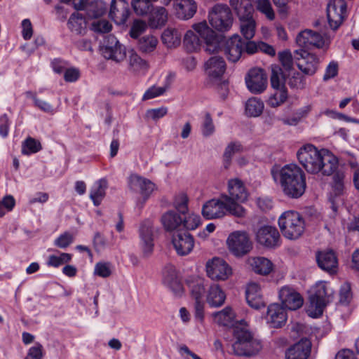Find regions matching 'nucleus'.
Listing matches in <instances>:
<instances>
[{
  "mask_svg": "<svg viewBox=\"0 0 359 359\" xmlns=\"http://www.w3.org/2000/svg\"><path fill=\"white\" fill-rule=\"evenodd\" d=\"M299 163L311 174L321 172L323 175H331L338 167V160L327 149H318L314 145L307 144L297 151Z\"/></svg>",
  "mask_w": 359,
  "mask_h": 359,
  "instance_id": "nucleus-1",
  "label": "nucleus"
},
{
  "mask_svg": "<svg viewBox=\"0 0 359 359\" xmlns=\"http://www.w3.org/2000/svg\"><path fill=\"white\" fill-rule=\"evenodd\" d=\"M272 175L287 197L299 198L304 194L306 188V175L298 165H285L279 170H272Z\"/></svg>",
  "mask_w": 359,
  "mask_h": 359,
  "instance_id": "nucleus-2",
  "label": "nucleus"
},
{
  "mask_svg": "<svg viewBox=\"0 0 359 359\" xmlns=\"http://www.w3.org/2000/svg\"><path fill=\"white\" fill-rule=\"evenodd\" d=\"M227 212L242 217L245 216V210L238 203H232L226 194H222L219 198H212L206 201L201 210V214L206 219H221Z\"/></svg>",
  "mask_w": 359,
  "mask_h": 359,
  "instance_id": "nucleus-3",
  "label": "nucleus"
},
{
  "mask_svg": "<svg viewBox=\"0 0 359 359\" xmlns=\"http://www.w3.org/2000/svg\"><path fill=\"white\" fill-rule=\"evenodd\" d=\"M232 332L235 339L232 348L236 355L251 356L257 354L262 349L260 341L255 339L247 330L234 327Z\"/></svg>",
  "mask_w": 359,
  "mask_h": 359,
  "instance_id": "nucleus-4",
  "label": "nucleus"
},
{
  "mask_svg": "<svg viewBox=\"0 0 359 359\" xmlns=\"http://www.w3.org/2000/svg\"><path fill=\"white\" fill-rule=\"evenodd\" d=\"M333 290L325 281H319L311 289L309 297L310 304L307 309L309 316L318 318L320 316L327 305Z\"/></svg>",
  "mask_w": 359,
  "mask_h": 359,
  "instance_id": "nucleus-5",
  "label": "nucleus"
},
{
  "mask_svg": "<svg viewBox=\"0 0 359 359\" xmlns=\"http://www.w3.org/2000/svg\"><path fill=\"white\" fill-rule=\"evenodd\" d=\"M283 235L290 240L298 238L304 232L305 224L302 216L295 211H286L278 219Z\"/></svg>",
  "mask_w": 359,
  "mask_h": 359,
  "instance_id": "nucleus-6",
  "label": "nucleus"
},
{
  "mask_svg": "<svg viewBox=\"0 0 359 359\" xmlns=\"http://www.w3.org/2000/svg\"><path fill=\"white\" fill-rule=\"evenodd\" d=\"M226 245L229 251L236 257H243L252 249V243L245 231L231 233L226 239Z\"/></svg>",
  "mask_w": 359,
  "mask_h": 359,
  "instance_id": "nucleus-7",
  "label": "nucleus"
},
{
  "mask_svg": "<svg viewBox=\"0 0 359 359\" xmlns=\"http://www.w3.org/2000/svg\"><path fill=\"white\" fill-rule=\"evenodd\" d=\"M208 19L213 28L219 32L228 31L233 22L230 8L224 4H217L209 12Z\"/></svg>",
  "mask_w": 359,
  "mask_h": 359,
  "instance_id": "nucleus-8",
  "label": "nucleus"
},
{
  "mask_svg": "<svg viewBox=\"0 0 359 359\" xmlns=\"http://www.w3.org/2000/svg\"><path fill=\"white\" fill-rule=\"evenodd\" d=\"M296 42L300 47L308 49H327L330 43L329 39H325L320 34L311 29L301 32L297 36Z\"/></svg>",
  "mask_w": 359,
  "mask_h": 359,
  "instance_id": "nucleus-9",
  "label": "nucleus"
},
{
  "mask_svg": "<svg viewBox=\"0 0 359 359\" xmlns=\"http://www.w3.org/2000/svg\"><path fill=\"white\" fill-rule=\"evenodd\" d=\"M294 57L297 67L304 74L311 76L316 72L320 60L316 55L300 49L294 52Z\"/></svg>",
  "mask_w": 359,
  "mask_h": 359,
  "instance_id": "nucleus-10",
  "label": "nucleus"
},
{
  "mask_svg": "<svg viewBox=\"0 0 359 359\" xmlns=\"http://www.w3.org/2000/svg\"><path fill=\"white\" fill-rule=\"evenodd\" d=\"M344 0H330L327 6V16L332 29L336 30L342 23L346 14Z\"/></svg>",
  "mask_w": 359,
  "mask_h": 359,
  "instance_id": "nucleus-11",
  "label": "nucleus"
},
{
  "mask_svg": "<svg viewBox=\"0 0 359 359\" xmlns=\"http://www.w3.org/2000/svg\"><path fill=\"white\" fill-rule=\"evenodd\" d=\"M208 276L214 280H225L231 274V269L222 259L214 257L206 263Z\"/></svg>",
  "mask_w": 359,
  "mask_h": 359,
  "instance_id": "nucleus-12",
  "label": "nucleus"
},
{
  "mask_svg": "<svg viewBox=\"0 0 359 359\" xmlns=\"http://www.w3.org/2000/svg\"><path fill=\"white\" fill-rule=\"evenodd\" d=\"M101 51L106 59L118 62L123 60L126 57L125 48L113 35H109L106 37Z\"/></svg>",
  "mask_w": 359,
  "mask_h": 359,
  "instance_id": "nucleus-13",
  "label": "nucleus"
},
{
  "mask_svg": "<svg viewBox=\"0 0 359 359\" xmlns=\"http://www.w3.org/2000/svg\"><path fill=\"white\" fill-rule=\"evenodd\" d=\"M200 36L203 39L205 44V50L209 53H213L219 49V43L215 32L211 29L205 21L194 24L192 26Z\"/></svg>",
  "mask_w": 359,
  "mask_h": 359,
  "instance_id": "nucleus-14",
  "label": "nucleus"
},
{
  "mask_svg": "<svg viewBox=\"0 0 359 359\" xmlns=\"http://www.w3.org/2000/svg\"><path fill=\"white\" fill-rule=\"evenodd\" d=\"M140 247L144 257H149L154 252V223L145 220L140 229Z\"/></svg>",
  "mask_w": 359,
  "mask_h": 359,
  "instance_id": "nucleus-15",
  "label": "nucleus"
},
{
  "mask_svg": "<svg viewBox=\"0 0 359 359\" xmlns=\"http://www.w3.org/2000/svg\"><path fill=\"white\" fill-rule=\"evenodd\" d=\"M157 0H132L131 4L135 13L138 15H149V26L151 28H157L156 20V11L154 6Z\"/></svg>",
  "mask_w": 359,
  "mask_h": 359,
  "instance_id": "nucleus-16",
  "label": "nucleus"
},
{
  "mask_svg": "<svg viewBox=\"0 0 359 359\" xmlns=\"http://www.w3.org/2000/svg\"><path fill=\"white\" fill-rule=\"evenodd\" d=\"M279 299L285 308L290 310H296L303 305V298L296 290L291 286L282 287L278 292Z\"/></svg>",
  "mask_w": 359,
  "mask_h": 359,
  "instance_id": "nucleus-17",
  "label": "nucleus"
},
{
  "mask_svg": "<svg viewBox=\"0 0 359 359\" xmlns=\"http://www.w3.org/2000/svg\"><path fill=\"white\" fill-rule=\"evenodd\" d=\"M130 190L140 194L144 199L147 198L154 188V184L149 180L137 174H131L128 178Z\"/></svg>",
  "mask_w": 359,
  "mask_h": 359,
  "instance_id": "nucleus-18",
  "label": "nucleus"
},
{
  "mask_svg": "<svg viewBox=\"0 0 359 359\" xmlns=\"http://www.w3.org/2000/svg\"><path fill=\"white\" fill-rule=\"evenodd\" d=\"M245 82L249 90L255 94L262 93L267 86V76L261 69L254 68L250 70Z\"/></svg>",
  "mask_w": 359,
  "mask_h": 359,
  "instance_id": "nucleus-19",
  "label": "nucleus"
},
{
  "mask_svg": "<svg viewBox=\"0 0 359 359\" xmlns=\"http://www.w3.org/2000/svg\"><path fill=\"white\" fill-rule=\"evenodd\" d=\"M257 242L267 248H276L280 245V234L276 228L271 226L260 227L256 234Z\"/></svg>",
  "mask_w": 359,
  "mask_h": 359,
  "instance_id": "nucleus-20",
  "label": "nucleus"
},
{
  "mask_svg": "<svg viewBox=\"0 0 359 359\" xmlns=\"http://www.w3.org/2000/svg\"><path fill=\"white\" fill-rule=\"evenodd\" d=\"M285 307L278 303L268 306L266 320L267 323L274 328L281 327L287 321V315Z\"/></svg>",
  "mask_w": 359,
  "mask_h": 359,
  "instance_id": "nucleus-21",
  "label": "nucleus"
},
{
  "mask_svg": "<svg viewBox=\"0 0 359 359\" xmlns=\"http://www.w3.org/2000/svg\"><path fill=\"white\" fill-rule=\"evenodd\" d=\"M162 283L171 290L177 296H181L184 292L182 284L179 280L175 269L172 265H168L163 269Z\"/></svg>",
  "mask_w": 359,
  "mask_h": 359,
  "instance_id": "nucleus-22",
  "label": "nucleus"
},
{
  "mask_svg": "<svg viewBox=\"0 0 359 359\" xmlns=\"http://www.w3.org/2000/svg\"><path fill=\"white\" fill-rule=\"evenodd\" d=\"M172 243L177 255L184 256L192 251L194 247V238L189 233L178 232L172 236Z\"/></svg>",
  "mask_w": 359,
  "mask_h": 359,
  "instance_id": "nucleus-23",
  "label": "nucleus"
},
{
  "mask_svg": "<svg viewBox=\"0 0 359 359\" xmlns=\"http://www.w3.org/2000/svg\"><path fill=\"white\" fill-rule=\"evenodd\" d=\"M311 342L302 338L285 351V359H308L311 351Z\"/></svg>",
  "mask_w": 359,
  "mask_h": 359,
  "instance_id": "nucleus-24",
  "label": "nucleus"
},
{
  "mask_svg": "<svg viewBox=\"0 0 359 359\" xmlns=\"http://www.w3.org/2000/svg\"><path fill=\"white\" fill-rule=\"evenodd\" d=\"M244 41L238 35H234L226 41L224 48V53L231 62H237L244 52Z\"/></svg>",
  "mask_w": 359,
  "mask_h": 359,
  "instance_id": "nucleus-25",
  "label": "nucleus"
},
{
  "mask_svg": "<svg viewBox=\"0 0 359 359\" xmlns=\"http://www.w3.org/2000/svg\"><path fill=\"white\" fill-rule=\"evenodd\" d=\"M109 17L117 25H123L128 20L130 11L124 0H111Z\"/></svg>",
  "mask_w": 359,
  "mask_h": 359,
  "instance_id": "nucleus-26",
  "label": "nucleus"
},
{
  "mask_svg": "<svg viewBox=\"0 0 359 359\" xmlns=\"http://www.w3.org/2000/svg\"><path fill=\"white\" fill-rule=\"evenodd\" d=\"M245 297L248 305L253 309H259L265 306L261 286L256 282H250L248 284Z\"/></svg>",
  "mask_w": 359,
  "mask_h": 359,
  "instance_id": "nucleus-27",
  "label": "nucleus"
},
{
  "mask_svg": "<svg viewBox=\"0 0 359 359\" xmlns=\"http://www.w3.org/2000/svg\"><path fill=\"white\" fill-rule=\"evenodd\" d=\"M228 198L232 203L244 202L248 198V192L243 182L238 179H231L228 182Z\"/></svg>",
  "mask_w": 359,
  "mask_h": 359,
  "instance_id": "nucleus-28",
  "label": "nucleus"
},
{
  "mask_svg": "<svg viewBox=\"0 0 359 359\" xmlns=\"http://www.w3.org/2000/svg\"><path fill=\"white\" fill-rule=\"evenodd\" d=\"M318 266L323 271L330 273H334L337 268V258L333 250L320 251L316 254Z\"/></svg>",
  "mask_w": 359,
  "mask_h": 359,
  "instance_id": "nucleus-29",
  "label": "nucleus"
},
{
  "mask_svg": "<svg viewBox=\"0 0 359 359\" xmlns=\"http://www.w3.org/2000/svg\"><path fill=\"white\" fill-rule=\"evenodd\" d=\"M182 215L173 210L166 211L161 217L162 226L168 233L177 231L182 226Z\"/></svg>",
  "mask_w": 359,
  "mask_h": 359,
  "instance_id": "nucleus-30",
  "label": "nucleus"
},
{
  "mask_svg": "<svg viewBox=\"0 0 359 359\" xmlns=\"http://www.w3.org/2000/svg\"><path fill=\"white\" fill-rule=\"evenodd\" d=\"M205 70L208 75L212 79L220 78L226 70V63L222 57L212 56L205 63Z\"/></svg>",
  "mask_w": 359,
  "mask_h": 359,
  "instance_id": "nucleus-31",
  "label": "nucleus"
},
{
  "mask_svg": "<svg viewBox=\"0 0 359 359\" xmlns=\"http://www.w3.org/2000/svg\"><path fill=\"white\" fill-rule=\"evenodd\" d=\"M175 8L178 18L189 20L196 13L197 5L194 0H180L176 3Z\"/></svg>",
  "mask_w": 359,
  "mask_h": 359,
  "instance_id": "nucleus-32",
  "label": "nucleus"
},
{
  "mask_svg": "<svg viewBox=\"0 0 359 359\" xmlns=\"http://www.w3.org/2000/svg\"><path fill=\"white\" fill-rule=\"evenodd\" d=\"M229 2L236 11L240 20L253 19L254 8L251 0H230Z\"/></svg>",
  "mask_w": 359,
  "mask_h": 359,
  "instance_id": "nucleus-33",
  "label": "nucleus"
},
{
  "mask_svg": "<svg viewBox=\"0 0 359 359\" xmlns=\"http://www.w3.org/2000/svg\"><path fill=\"white\" fill-rule=\"evenodd\" d=\"M162 43L168 48H175L181 43V34L175 27H168L161 35Z\"/></svg>",
  "mask_w": 359,
  "mask_h": 359,
  "instance_id": "nucleus-34",
  "label": "nucleus"
},
{
  "mask_svg": "<svg viewBox=\"0 0 359 359\" xmlns=\"http://www.w3.org/2000/svg\"><path fill=\"white\" fill-rule=\"evenodd\" d=\"M107 185V181L105 179H100L92 186L90 191V198L93 201L94 205L98 206L101 204L105 196Z\"/></svg>",
  "mask_w": 359,
  "mask_h": 359,
  "instance_id": "nucleus-35",
  "label": "nucleus"
},
{
  "mask_svg": "<svg viewBox=\"0 0 359 359\" xmlns=\"http://www.w3.org/2000/svg\"><path fill=\"white\" fill-rule=\"evenodd\" d=\"M248 262L252 270L261 275H268L273 270L272 262L265 257H252Z\"/></svg>",
  "mask_w": 359,
  "mask_h": 359,
  "instance_id": "nucleus-36",
  "label": "nucleus"
},
{
  "mask_svg": "<svg viewBox=\"0 0 359 359\" xmlns=\"http://www.w3.org/2000/svg\"><path fill=\"white\" fill-rule=\"evenodd\" d=\"M183 42L185 49L192 53L201 48L203 40L196 31L188 30L184 35Z\"/></svg>",
  "mask_w": 359,
  "mask_h": 359,
  "instance_id": "nucleus-37",
  "label": "nucleus"
},
{
  "mask_svg": "<svg viewBox=\"0 0 359 359\" xmlns=\"http://www.w3.org/2000/svg\"><path fill=\"white\" fill-rule=\"evenodd\" d=\"M225 299L224 292L217 284L210 286L207 296V302L211 307L221 306L224 303Z\"/></svg>",
  "mask_w": 359,
  "mask_h": 359,
  "instance_id": "nucleus-38",
  "label": "nucleus"
},
{
  "mask_svg": "<svg viewBox=\"0 0 359 359\" xmlns=\"http://www.w3.org/2000/svg\"><path fill=\"white\" fill-rule=\"evenodd\" d=\"M67 25L69 29L76 34H84L86 32V20L79 13H74L69 18Z\"/></svg>",
  "mask_w": 359,
  "mask_h": 359,
  "instance_id": "nucleus-39",
  "label": "nucleus"
},
{
  "mask_svg": "<svg viewBox=\"0 0 359 359\" xmlns=\"http://www.w3.org/2000/svg\"><path fill=\"white\" fill-rule=\"evenodd\" d=\"M215 321L222 326L232 327L234 325L235 313L232 309L226 306L220 311L213 313Z\"/></svg>",
  "mask_w": 359,
  "mask_h": 359,
  "instance_id": "nucleus-40",
  "label": "nucleus"
},
{
  "mask_svg": "<svg viewBox=\"0 0 359 359\" xmlns=\"http://www.w3.org/2000/svg\"><path fill=\"white\" fill-rule=\"evenodd\" d=\"M273 88L274 92L269 97L267 104L271 107H277L283 104L287 100L288 93L285 86Z\"/></svg>",
  "mask_w": 359,
  "mask_h": 359,
  "instance_id": "nucleus-41",
  "label": "nucleus"
},
{
  "mask_svg": "<svg viewBox=\"0 0 359 359\" xmlns=\"http://www.w3.org/2000/svg\"><path fill=\"white\" fill-rule=\"evenodd\" d=\"M264 109L263 102L256 97L250 98L245 103V113L248 116L257 117Z\"/></svg>",
  "mask_w": 359,
  "mask_h": 359,
  "instance_id": "nucleus-42",
  "label": "nucleus"
},
{
  "mask_svg": "<svg viewBox=\"0 0 359 359\" xmlns=\"http://www.w3.org/2000/svg\"><path fill=\"white\" fill-rule=\"evenodd\" d=\"M271 85L272 88L285 86V75L278 65L271 66Z\"/></svg>",
  "mask_w": 359,
  "mask_h": 359,
  "instance_id": "nucleus-43",
  "label": "nucleus"
},
{
  "mask_svg": "<svg viewBox=\"0 0 359 359\" xmlns=\"http://www.w3.org/2000/svg\"><path fill=\"white\" fill-rule=\"evenodd\" d=\"M204 283V280L199 278L188 280L191 296L195 300L201 299L205 292Z\"/></svg>",
  "mask_w": 359,
  "mask_h": 359,
  "instance_id": "nucleus-44",
  "label": "nucleus"
},
{
  "mask_svg": "<svg viewBox=\"0 0 359 359\" xmlns=\"http://www.w3.org/2000/svg\"><path fill=\"white\" fill-rule=\"evenodd\" d=\"M72 259V255L66 252H60L58 255H51L48 257L46 264L48 266L57 268L69 263Z\"/></svg>",
  "mask_w": 359,
  "mask_h": 359,
  "instance_id": "nucleus-45",
  "label": "nucleus"
},
{
  "mask_svg": "<svg viewBox=\"0 0 359 359\" xmlns=\"http://www.w3.org/2000/svg\"><path fill=\"white\" fill-rule=\"evenodd\" d=\"M42 149L40 142L32 137H27L22 143V153L30 155L39 151Z\"/></svg>",
  "mask_w": 359,
  "mask_h": 359,
  "instance_id": "nucleus-46",
  "label": "nucleus"
},
{
  "mask_svg": "<svg viewBox=\"0 0 359 359\" xmlns=\"http://www.w3.org/2000/svg\"><path fill=\"white\" fill-rule=\"evenodd\" d=\"M243 149L242 144L238 142H231L228 144L224 154V167L226 168L229 166L232 156L236 153L242 151Z\"/></svg>",
  "mask_w": 359,
  "mask_h": 359,
  "instance_id": "nucleus-47",
  "label": "nucleus"
},
{
  "mask_svg": "<svg viewBox=\"0 0 359 359\" xmlns=\"http://www.w3.org/2000/svg\"><path fill=\"white\" fill-rule=\"evenodd\" d=\"M182 226L188 231L195 230L201 224V217L194 213L182 215Z\"/></svg>",
  "mask_w": 359,
  "mask_h": 359,
  "instance_id": "nucleus-48",
  "label": "nucleus"
},
{
  "mask_svg": "<svg viewBox=\"0 0 359 359\" xmlns=\"http://www.w3.org/2000/svg\"><path fill=\"white\" fill-rule=\"evenodd\" d=\"M173 205L176 212L182 215H187L188 212V197L187 194L181 193L175 197Z\"/></svg>",
  "mask_w": 359,
  "mask_h": 359,
  "instance_id": "nucleus-49",
  "label": "nucleus"
},
{
  "mask_svg": "<svg viewBox=\"0 0 359 359\" xmlns=\"http://www.w3.org/2000/svg\"><path fill=\"white\" fill-rule=\"evenodd\" d=\"M241 32L245 39L250 40L255 33V22L253 19L241 20Z\"/></svg>",
  "mask_w": 359,
  "mask_h": 359,
  "instance_id": "nucleus-50",
  "label": "nucleus"
},
{
  "mask_svg": "<svg viewBox=\"0 0 359 359\" xmlns=\"http://www.w3.org/2000/svg\"><path fill=\"white\" fill-rule=\"evenodd\" d=\"M106 11V4L102 0H98L91 3L88 8L89 16L95 18L102 15L104 13H105Z\"/></svg>",
  "mask_w": 359,
  "mask_h": 359,
  "instance_id": "nucleus-51",
  "label": "nucleus"
},
{
  "mask_svg": "<svg viewBox=\"0 0 359 359\" xmlns=\"http://www.w3.org/2000/svg\"><path fill=\"white\" fill-rule=\"evenodd\" d=\"M139 48L144 53H150L156 47L157 39L154 36H145L139 41Z\"/></svg>",
  "mask_w": 359,
  "mask_h": 359,
  "instance_id": "nucleus-52",
  "label": "nucleus"
},
{
  "mask_svg": "<svg viewBox=\"0 0 359 359\" xmlns=\"http://www.w3.org/2000/svg\"><path fill=\"white\" fill-rule=\"evenodd\" d=\"M352 299V293L350 284L344 283L339 290V304L348 306Z\"/></svg>",
  "mask_w": 359,
  "mask_h": 359,
  "instance_id": "nucleus-53",
  "label": "nucleus"
},
{
  "mask_svg": "<svg viewBox=\"0 0 359 359\" xmlns=\"http://www.w3.org/2000/svg\"><path fill=\"white\" fill-rule=\"evenodd\" d=\"M257 8L264 13L269 20H272L274 19V12L269 0H257Z\"/></svg>",
  "mask_w": 359,
  "mask_h": 359,
  "instance_id": "nucleus-54",
  "label": "nucleus"
},
{
  "mask_svg": "<svg viewBox=\"0 0 359 359\" xmlns=\"http://www.w3.org/2000/svg\"><path fill=\"white\" fill-rule=\"evenodd\" d=\"M15 205V201L14 198L8 195L3 198L0 201V217L5 215L7 212L11 211Z\"/></svg>",
  "mask_w": 359,
  "mask_h": 359,
  "instance_id": "nucleus-55",
  "label": "nucleus"
},
{
  "mask_svg": "<svg viewBox=\"0 0 359 359\" xmlns=\"http://www.w3.org/2000/svg\"><path fill=\"white\" fill-rule=\"evenodd\" d=\"M279 60L286 71H290L293 67V57L290 50H286L278 53Z\"/></svg>",
  "mask_w": 359,
  "mask_h": 359,
  "instance_id": "nucleus-56",
  "label": "nucleus"
},
{
  "mask_svg": "<svg viewBox=\"0 0 359 359\" xmlns=\"http://www.w3.org/2000/svg\"><path fill=\"white\" fill-rule=\"evenodd\" d=\"M92 29L97 33H108L111 29V25L107 20H97L93 22Z\"/></svg>",
  "mask_w": 359,
  "mask_h": 359,
  "instance_id": "nucleus-57",
  "label": "nucleus"
},
{
  "mask_svg": "<svg viewBox=\"0 0 359 359\" xmlns=\"http://www.w3.org/2000/svg\"><path fill=\"white\" fill-rule=\"evenodd\" d=\"M147 24L141 20H135L130 30V36L133 39L138 38L146 29Z\"/></svg>",
  "mask_w": 359,
  "mask_h": 359,
  "instance_id": "nucleus-58",
  "label": "nucleus"
},
{
  "mask_svg": "<svg viewBox=\"0 0 359 359\" xmlns=\"http://www.w3.org/2000/svg\"><path fill=\"white\" fill-rule=\"evenodd\" d=\"M201 130L203 135L205 137L210 136L215 132V126L209 113H207L205 116L201 126Z\"/></svg>",
  "mask_w": 359,
  "mask_h": 359,
  "instance_id": "nucleus-59",
  "label": "nucleus"
},
{
  "mask_svg": "<svg viewBox=\"0 0 359 359\" xmlns=\"http://www.w3.org/2000/svg\"><path fill=\"white\" fill-rule=\"evenodd\" d=\"M43 357V346L40 343L36 342L34 346L29 348L27 356L24 359H42Z\"/></svg>",
  "mask_w": 359,
  "mask_h": 359,
  "instance_id": "nucleus-60",
  "label": "nucleus"
},
{
  "mask_svg": "<svg viewBox=\"0 0 359 359\" xmlns=\"http://www.w3.org/2000/svg\"><path fill=\"white\" fill-rule=\"evenodd\" d=\"M95 274L100 277L107 278L111 275L110 263L98 262L95 266Z\"/></svg>",
  "mask_w": 359,
  "mask_h": 359,
  "instance_id": "nucleus-61",
  "label": "nucleus"
},
{
  "mask_svg": "<svg viewBox=\"0 0 359 359\" xmlns=\"http://www.w3.org/2000/svg\"><path fill=\"white\" fill-rule=\"evenodd\" d=\"M73 242V236L68 232L61 234L54 241V245L60 248L65 249Z\"/></svg>",
  "mask_w": 359,
  "mask_h": 359,
  "instance_id": "nucleus-62",
  "label": "nucleus"
},
{
  "mask_svg": "<svg viewBox=\"0 0 359 359\" xmlns=\"http://www.w3.org/2000/svg\"><path fill=\"white\" fill-rule=\"evenodd\" d=\"M339 65L335 61H332L329 63L325 69V74L323 75V81H327L331 79L334 78L338 74Z\"/></svg>",
  "mask_w": 359,
  "mask_h": 359,
  "instance_id": "nucleus-63",
  "label": "nucleus"
},
{
  "mask_svg": "<svg viewBox=\"0 0 359 359\" xmlns=\"http://www.w3.org/2000/svg\"><path fill=\"white\" fill-rule=\"evenodd\" d=\"M304 78L299 72L294 73V74L289 78L288 85L292 88H303L304 87Z\"/></svg>",
  "mask_w": 359,
  "mask_h": 359,
  "instance_id": "nucleus-64",
  "label": "nucleus"
}]
</instances>
